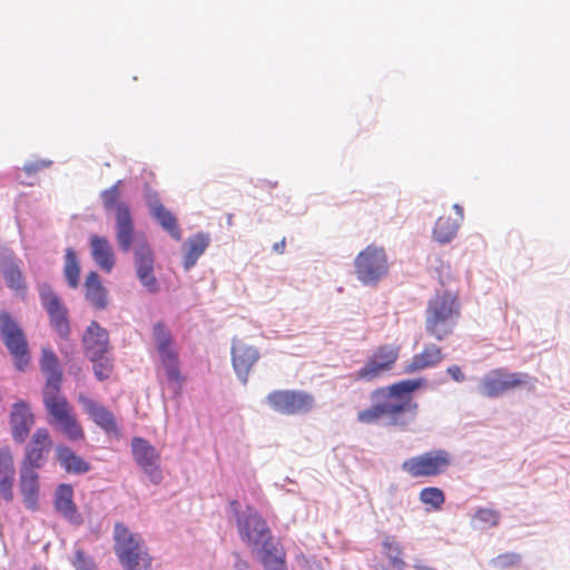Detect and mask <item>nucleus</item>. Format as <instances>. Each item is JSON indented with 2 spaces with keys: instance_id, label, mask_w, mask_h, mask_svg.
<instances>
[{
  "instance_id": "nucleus-1",
  "label": "nucleus",
  "mask_w": 570,
  "mask_h": 570,
  "mask_svg": "<svg viewBox=\"0 0 570 570\" xmlns=\"http://www.w3.org/2000/svg\"><path fill=\"white\" fill-rule=\"evenodd\" d=\"M424 384V379L403 380L374 390L371 393L372 406L360 411L357 421L362 424H376L384 421L389 426L407 429L415 421L419 410L412 393Z\"/></svg>"
},
{
  "instance_id": "nucleus-2",
  "label": "nucleus",
  "mask_w": 570,
  "mask_h": 570,
  "mask_svg": "<svg viewBox=\"0 0 570 570\" xmlns=\"http://www.w3.org/2000/svg\"><path fill=\"white\" fill-rule=\"evenodd\" d=\"M42 402L49 424L59 429L71 441L85 439L82 426L73 413L72 405L61 393V386H43Z\"/></svg>"
},
{
  "instance_id": "nucleus-3",
  "label": "nucleus",
  "mask_w": 570,
  "mask_h": 570,
  "mask_svg": "<svg viewBox=\"0 0 570 570\" xmlns=\"http://www.w3.org/2000/svg\"><path fill=\"white\" fill-rule=\"evenodd\" d=\"M460 315L461 305L455 295H435L426 307L425 331L436 341H443L453 333Z\"/></svg>"
},
{
  "instance_id": "nucleus-4",
  "label": "nucleus",
  "mask_w": 570,
  "mask_h": 570,
  "mask_svg": "<svg viewBox=\"0 0 570 570\" xmlns=\"http://www.w3.org/2000/svg\"><path fill=\"white\" fill-rule=\"evenodd\" d=\"M115 552L126 570H151V558L141 549L140 537L121 523L114 530Z\"/></svg>"
},
{
  "instance_id": "nucleus-5",
  "label": "nucleus",
  "mask_w": 570,
  "mask_h": 570,
  "mask_svg": "<svg viewBox=\"0 0 570 570\" xmlns=\"http://www.w3.org/2000/svg\"><path fill=\"white\" fill-rule=\"evenodd\" d=\"M452 461L449 451L435 449L404 460L401 468L412 479H432L444 474Z\"/></svg>"
},
{
  "instance_id": "nucleus-6",
  "label": "nucleus",
  "mask_w": 570,
  "mask_h": 570,
  "mask_svg": "<svg viewBox=\"0 0 570 570\" xmlns=\"http://www.w3.org/2000/svg\"><path fill=\"white\" fill-rule=\"evenodd\" d=\"M120 185L121 181L118 180L110 188L105 189L100 197L107 210L116 206V239L119 249L128 253L135 238V227L129 206L126 203L117 204L120 198Z\"/></svg>"
},
{
  "instance_id": "nucleus-7",
  "label": "nucleus",
  "mask_w": 570,
  "mask_h": 570,
  "mask_svg": "<svg viewBox=\"0 0 570 570\" xmlns=\"http://www.w3.org/2000/svg\"><path fill=\"white\" fill-rule=\"evenodd\" d=\"M0 337L18 371H24L31 361L27 337L19 324L7 312H0Z\"/></svg>"
},
{
  "instance_id": "nucleus-8",
  "label": "nucleus",
  "mask_w": 570,
  "mask_h": 570,
  "mask_svg": "<svg viewBox=\"0 0 570 570\" xmlns=\"http://www.w3.org/2000/svg\"><path fill=\"white\" fill-rule=\"evenodd\" d=\"M357 279L364 285H376L387 274V256L383 247L368 245L354 261Z\"/></svg>"
},
{
  "instance_id": "nucleus-9",
  "label": "nucleus",
  "mask_w": 570,
  "mask_h": 570,
  "mask_svg": "<svg viewBox=\"0 0 570 570\" xmlns=\"http://www.w3.org/2000/svg\"><path fill=\"white\" fill-rule=\"evenodd\" d=\"M266 402L276 413L298 415L311 412L315 406L314 396L302 390H275L267 394Z\"/></svg>"
},
{
  "instance_id": "nucleus-10",
  "label": "nucleus",
  "mask_w": 570,
  "mask_h": 570,
  "mask_svg": "<svg viewBox=\"0 0 570 570\" xmlns=\"http://www.w3.org/2000/svg\"><path fill=\"white\" fill-rule=\"evenodd\" d=\"M527 373H509L504 368H495L487 373L480 383V393L487 397H497L509 390L528 384Z\"/></svg>"
},
{
  "instance_id": "nucleus-11",
  "label": "nucleus",
  "mask_w": 570,
  "mask_h": 570,
  "mask_svg": "<svg viewBox=\"0 0 570 570\" xmlns=\"http://www.w3.org/2000/svg\"><path fill=\"white\" fill-rule=\"evenodd\" d=\"M247 510L248 513L244 517L238 515L236 521L242 539L253 546H272V534L266 521L252 508Z\"/></svg>"
},
{
  "instance_id": "nucleus-12",
  "label": "nucleus",
  "mask_w": 570,
  "mask_h": 570,
  "mask_svg": "<svg viewBox=\"0 0 570 570\" xmlns=\"http://www.w3.org/2000/svg\"><path fill=\"white\" fill-rule=\"evenodd\" d=\"M40 299L43 308L49 315L51 326L60 337L67 338L70 333V325L68 320V308L48 284L41 285Z\"/></svg>"
},
{
  "instance_id": "nucleus-13",
  "label": "nucleus",
  "mask_w": 570,
  "mask_h": 570,
  "mask_svg": "<svg viewBox=\"0 0 570 570\" xmlns=\"http://www.w3.org/2000/svg\"><path fill=\"white\" fill-rule=\"evenodd\" d=\"M35 423L36 416L29 403L19 400L11 405L9 425L12 440L16 443H24Z\"/></svg>"
},
{
  "instance_id": "nucleus-14",
  "label": "nucleus",
  "mask_w": 570,
  "mask_h": 570,
  "mask_svg": "<svg viewBox=\"0 0 570 570\" xmlns=\"http://www.w3.org/2000/svg\"><path fill=\"white\" fill-rule=\"evenodd\" d=\"M52 444L49 430L38 428L26 446L21 464L41 469L48 459Z\"/></svg>"
},
{
  "instance_id": "nucleus-15",
  "label": "nucleus",
  "mask_w": 570,
  "mask_h": 570,
  "mask_svg": "<svg viewBox=\"0 0 570 570\" xmlns=\"http://www.w3.org/2000/svg\"><path fill=\"white\" fill-rule=\"evenodd\" d=\"M135 267L140 283L150 292H158V282L154 275V254L145 239L137 242L134 248Z\"/></svg>"
},
{
  "instance_id": "nucleus-16",
  "label": "nucleus",
  "mask_w": 570,
  "mask_h": 570,
  "mask_svg": "<svg viewBox=\"0 0 570 570\" xmlns=\"http://www.w3.org/2000/svg\"><path fill=\"white\" fill-rule=\"evenodd\" d=\"M131 448L137 464L154 482H158L161 479V471L159 469L160 455L157 450L141 438H134Z\"/></svg>"
},
{
  "instance_id": "nucleus-17",
  "label": "nucleus",
  "mask_w": 570,
  "mask_h": 570,
  "mask_svg": "<svg viewBox=\"0 0 570 570\" xmlns=\"http://www.w3.org/2000/svg\"><path fill=\"white\" fill-rule=\"evenodd\" d=\"M78 402L82 406L85 413L108 435H120L117 421L112 412L97 401L85 394H79Z\"/></svg>"
},
{
  "instance_id": "nucleus-18",
  "label": "nucleus",
  "mask_w": 570,
  "mask_h": 570,
  "mask_svg": "<svg viewBox=\"0 0 570 570\" xmlns=\"http://www.w3.org/2000/svg\"><path fill=\"white\" fill-rule=\"evenodd\" d=\"M258 350L240 340H234L232 345V363L239 380L246 384L253 366L258 362Z\"/></svg>"
},
{
  "instance_id": "nucleus-19",
  "label": "nucleus",
  "mask_w": 570,
  "mask_h": 570,
  "mask_svg": "<svg viewBox=\"0 0 570 570\" xmlns=\"http://www.w3.org/2000/svg\"><path fill=\"white\" fill-rule=\"evenodd\" d=\"M82 345L86 356L90 361H97L109 352V334L98 322L92 321L82 336Z\"/></svg>"
},
{
  "instance_id": "nucleus-20",
  "label": "nucleus",
  "mask_w": 570,
  "mask_h": 570,
  "mask_svg": "<svg viewBox=\"0 0 570 570\" xmlns=\"http://www.w3.org/2000/svg\"><path fill=\"white\" fill-rule=\"evenodd\" d=\"M24 464H20L19 490L27 509L36 511L39 504L40 481L38 470Z\"/></svg>"
},
{
  "instance_id": "nucleus-21",
  "label": "nucleus",
  "mask_w": 570,
  "mask_h": 570,
  "mask_svg": "<svg viewBox=\"0 0 570 570\" xmlns=\"http://www.w3.org/2000/svg\"><path fill=\"white\" fill-rule=\"evenodd\" d=\"M16 476L14 459L10 446L0 448V495L7 502L14 498L13 484Z\"/></svg>"
},
{
  "instance_id": "nucleus-22",
  "label": "nucleus",
  "mask_w": 570,
  "mask_h": 570,
  "mask_svg": "<svg viewBox=\"0 0 570 570\" xmlns=\"http://www.w3.org/2000/svg\"><path fill=\"white\" fill-rule=\"evenodd\" d=\"M55 509L73 524H81L82 517L73 502V489L70 484H60L55 492Z\"/></svg>"
},
{
  "instance_id": "nucleus-23",
  "label": "nucleus",
  "mask_w": 570,
  "mask_h": 570,
  "mask_svg": "<svg viewBox=\"0 0 570 570\" xmlns=\"http://www.w3.org/2000/svg\"><path fill=\"white\" fill-rule=\"evenodd\" d=\"M0 268L8 287L17 294L24 296L27 292V284L18 265L17 258L11 250H4L0 262Z\"/></svg>"
},
{
  "instance_id": "nucleus-24",
  "label": "nucleus",
  "mask_w": 570,
  "mask_h": 570,
  "mask_svg": "<svg viewBox=\"0 0 570 570\" xmlns=\"http://www.w3.org/2000/svg\"><path fill=\"white\" fill-rule=\"evenodd\" d=\"M455 218L443 215L440 216L433 228V238L440 244L450 243L456 235L460 224L463 220V208L454 204Z\"/></svg>"
},
{
  "instance_id": "nucleus-25",
  "label": "nucleus",
  "mask_w": 570,
  "mask_h": 570,
  "mask_svg": "<svg viewBox=\"0 0 570 570\" xmlns=\"http://www.w3.org/2000/svg\"><path fill=\"white\" fill-rule=\"evenodd\" d=\"M443 360L441 347L435 344L426 345L421 353L415 354L405 365L404 372L412 374L429 367L436 366Z\"/></svg>"
},
{
  "instance_id": "nucleus-26",
  "label": "nucleus",
  "mask_w": 570,
  "mask_h": 570,
  "mask_svg": "<svg viewBox=\"0 0 570 570\" xmlns=\"http://www.w3.org/2000/svg\"><path fill=\"white\" fill-rule=\"evenodd\" d=\"M91 256L96 264L109 273L115 266V254L106 237L92 235L90 237Z\"/></svg>"
},
{
  "instance_id": "nucleus-27",
  "label": "nucleus",
  "mask_w": 570,
  "mask_h": 570,
  "mask_svg": "<svg viewBox=\"0 0 570 570\" xmlns=\"http://www.w3.org/2000/svg\"><path fill=\"white\" fill-rule=\"evenodd\" d=\"M85 297L95 309H105L108 305L107 289L97 272H90L85 281Z\"/></svg>"
},
{
  "instance_id": "nucleus-28",
  "label": "nucleus",
  "mask_w": 570,
  "mask_h": 570,
  "mask_svg": "<svg viewBox=\"0 0 570 570\" xmlns=\"http://www.w3.org/2000/svg\"><path fill=\"white\" fill-rule=\"evenodd\" d=\"M40 370L46 376L45 386H61L62 371L60 368L59 360L55 352L50 348L43 347L40 357Z\"/></svg>"
},
{
  "instance_id": "nucleus-29",
  "label": "nucleus",
  "mask_w": 570,
  "mask_h": 570,
  "mask_svg": "<svg viewBox=\"0 0 570 570\" xmlns=\"http://www.w3.org/2000/svg\"><path fill=\"white\" fill-rule=\"evenodd\" d=\"M149 209L153 217L160 226L176 240L181 239V230L177 218L159 200L149 202Z\"/></svg>"
},
{
  "instance_id": "nucleus-30",
  "label": "nucleus",
  "mask_w": 570,
  "mask_h": 570,
  "mask_svg": "<svg viewBox=\"0 0 570 570\" xmlns=\"http://www.w3.org/2000/svg\"><path fill=\"white\" fill-rule=\"evenodd\" d=\"M210 238L208 234L198 233L193 235L185 243L184 268L189 271L197 263L198 258L209 246Z\"/></svg>"
},
{
  "instance_id": "nucleus-31",
  "label": "nucleus",
  "mask_w": 570,
  "mask_h": 570,
  "mask_svg": "<svg viewBox=\"0 0 570 570\" xmlns=\"http://www.w3.org/2000/svg\"><path fill=\"white\" fill-rule=\"evenodd\" d=\"M57 460L68 473L83 474L90 470V464L77 455L70 448L59 445L56 450Z\"/></svg>"
},
{
  "instance_id": "nucleus-32",
  "label": "nucleus",
  "mask_w": 570,
  "mask_h": 570,
  "mask_svg": "<svg viewBox=\"0 0 570 570\" xmlns=\"http://www.w3.org/2000/svg\"><path fill=\"white\" fill-rule=\"evenodd\" d=\"M262 563L265 570H287L285 552L274 544L262 550Z\"/></svg>"
},
{
  "instance_id": "nucleus-33",
  "label": "nucleus",
  "mask_w": 570,
  "mask_h": 570,
  "mask_svg": "<svg viewBox=\"0 0 570 570\" xmlns=\"http://www.w3.org/2000/svg\"><path fill=\"white\" fill-rule=\"evenodd\" d=\"M400 355V346L385 344L379 346L370 356L376 364H382L387 371L392 370Z\"/></svg>"
},
{
  "instance_id": "nucleus-34",
  "label": "nucleus",
  "mask_w": 570,
  "mask_h": 570,
  "mask_svg": "<svg viewBox=\"0 0 570 570\" xmlns=\"http://www.w3.org/2000/svg\"><path fill=\"white\" fill-rule=\"evenodd\" d=\"M160 362L165 368L166 376L169 383L176 384L178 387L185 381V377L180 373L178 353H168L160 356Z\"/></svg>"
},
{
  "instance_id": "nucleus-35",
  "label": "nucleus",
  "mask_w": 570,
  "mask_h": 570,
  "mask_svg": "<svg viewBox=\"0 0 570 570\" xmlns=\"http://www.w3.org/2000/svg\"><path fill=\"white\" fill-rule=\"evenodd\" d=\"M63 274L71 288H77L79 286L80 265L72 248L66 249Z\"/></svg>"
},
{
  "instance_id": "nucleus-36",
  "label": "nucleus",
  "mask_w": 570,
  "mask_h": 570,
  "mask_svg": "<svg viewBox=\"0 0 570 570\" xmlns=\"http://www.w3.org/2000/svg\"><path fill=\"white\" fill-rule=\"evenodd\" d=\"M153 336L159 356L176 352L173 348V337L164 323L159 322L154 326Z\"/></svg>"
},
{
  "instance_id": "nucleus-37",
  "label": "nucleus",
  "mask_w": 570,
  "mask_h": 570,
  "mask_svg": "<svg viewBox=\"0 0 570 570\" xmlns=\"http://www.w3.org/2000/svg\"><path fill=\"white\" fill-rule=\"evenodd\" d=\"M382 546L391 566L395 569L402 570L405 567V562L402 559V547L395 538L387 535L383 540Z\"/></svg>"
},
{
  "instance_id": "nucleus-38",
  "label": "nucleus",
  "mask_w": 570,
  "mask_h": 570,
  "mask_svg": "<svg viewBox=\"0 0 570 570\" xmlns=\"http://www.w3.org/2000/svg\"><path fill=\"white\" fill-rule=\"evenodd\" d=\"M385 372L389 371L382 364H376L368 357L365 364L353 375V379L355 381L371 382L382 376Z\"/></svg>"
},
{
  "instance_id": "nucleus-39",
  "label": "nucleus",
  "mask_w": 570,
  "mask_h": 570,
  "mask_svg": "<svg viewBox=\"0 0 570 570\" xmlns=\"http://www.w3.org/2000/svg\"><path fill=\"white\" fill-rule=\"evenodd\" d=\"M420 500L433 510H440L445 502L443 491L436 487H428L420 491Z\"/></svg>"
},
{
  "instance_id": "nucleus-40",
  "label": "nucleus",
  "mask_w": 570,
  "mask_h": 570,
  "mask_svg": "<svg viewBox=\"0 0 570 570\" xmlns=\"http://www.w3.org/2000/svg\"><path fill=\"white\" fill-rule=\"evenodd\" d=\"M91 362L94 363L95 376L99 381L107 380L111 375L114 370V363L110 357L106 356V354L102 355L99 360Z\"/></svg>"
},
{
  "instance_id": "nucleus-41",
  "label": "nucleus",
  "mask_w": 570,
  "mask_h": 570,
  "mask_svg": "<svg viewBox=\"0 0 570 570\" xmlns=\"http://www.w3.org/2000/svg\"><path fill=\"white\" fill-rule=\"evenodd\" d=\"M474 518L488 525H497L500 520V513L497 510L482 508L475 512Z\"/></svg>"
},
{
  "instance_id": "nucleus-42",
  "label": "nucleus",
  "mask_w": 570,
  "mask_h": 570,
  "mask_svg": "<svg viewBox=\"0 0 570 570\" xmlns=\"http://www.w3.org/2000/svg\"><path fill=\"white\" fill-rule=\"evenodd\" d=\"M520 556L514 552H507L492 560V564L499 569H507L517 566L520 562Z\"/></svg>"
},
{
  "instance_id": "nucleus-43",
  "label": "nucleus",
  "mask_w": 570,
  "mask_h": 570,
  "mask_svg": "<svg viewBox=\"0 0 570 570\" xmlns=\"http://www.w3.org/2000/svg\"><path fill=\"white\" fill-rule=\"evenodd\" d=\"M72 564L76 570H96L94 560L81 550L75 552Z\"/></svg>"
},
{
  "instance_id": "nucleus-44",
  "label": "nucleus",
  "mask_w": 570,
  "mask_h": 570,
  "mask_svg": "<svg viewBox=\"0 0 570 570\" xmlns=\"http://www.w3.org/2000/svg\"><path fill=\"white\" fill-rule=\"evenodd\" d=\"M446 373L458 383H461L465 380V375L463 374L459 365H450L446 368Z\"/></svg>"
},
{
  "instance_id": "nucleus-45",
  "label": "nucleus",
  "mask_w": 570,
  "mask_h": 570,
  "mask_svg": "<svg viewBox=\"0 0 570 570\" xmlns=\"http://www.w3.org/2000/svg\"><path fill=\"white\" fill-rule=\"evenodd\" d=\"M286 247V239L283 238L273 245V250L277 254H283Z\"/></svg>"
},
{
  "instance_id": "nucleus-46",
  "label": "nucleus",
  "mask_w": 570,
  "mask_h": 570,
  "mask_svg": "<svg viewBox=\"0 0 570 570\" xmlns=\"http://www.w3.org/2000/svg\"><path fill=\"white\" fill-rule=\"evenodd\" d=\"M306 569L307 570H323L322 564L316 560H307Z\"/></svg>"
},
{
  "instance_id": "nucleus-47",
  "label": "nucleus",
  "mask_w": 570,
  "mask_h": 570,
  "mask_svg": "<svg viewBox=\"0 0 570 570\" xmlns=\"http://www.w3.org/2000/svg\"><path fill=\"white\" fill-rule=\"evenodd\" d=\"M236 567L239 570H247L248 569V563L246 561H244V560L238 559L237 562H236Z\"/></svg>"
},
{
  "instance_id": "nucleus-48",
  "label": "nucleus",
  "mask_w": 570,
  "mask_h": 570,
  "mask_svg": "<svg viewBox=\"0 0 570 570\" xmlns=\"http://www.w3.org/2000/svg\"><path fill=\"white\" fill-rule=\"evenodd\" d=\"M414 568H415V570H434V569H432V568H430L428 566H424L422 563H415Z\"/></svg>"
},
{
  "instance_id": "nucleus-49",
  "label": "nucleus",
  "mask_w": 570,
  "mask_h": 570,
  "mask_svg": "<svg viewBox=\"0 0 570 570\" xmlns=\"http://www.w3.org/2000/svg\"><path fill=\"white\" fill-rule=\"evenodd\" d=\"M232 505L237 507V505H238V503H237L236 501H233V502H232Z\"/></svg>"
},
{
  "instance_id": "nucleus-50",
  "label": "nucleus",
  "mask_w": 570,
  "mask_h": 570,
  "mask_svg": "<svg viewBox=\"0 0 570 570\" xmlns=\"http://www.w3.org/2000/svg\"><path fill=\"white\" fill-rule=\"evenodd\" d=\"M31 570H41L39 567H33Z\"/></svg>"
}]
</instances>
